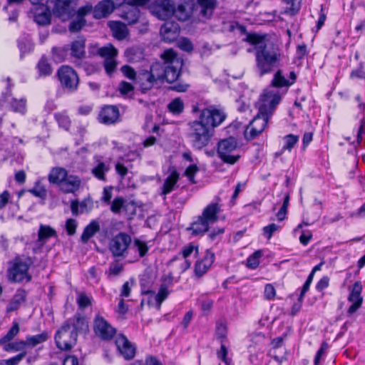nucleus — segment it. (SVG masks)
<instances>
[{
    "instance_id": "obj_36",
    "label": "nucleus",
    "mask_w": 365,
    "mask_h": 365,
    "mask_svg": "<svg viewBox=\"0 0 365 365\" xmlns=\"http://www.w3.org/2000/svg\"><path fill=\"white\" fill-rule=\"evenodd\" d=\"M20 331L19 324L16 322H14L12 327L9 329L6 335L0 339V344L5 346L11 341L19 334Z\"/></svg>"
},
{
    "instance_id": "obj_2",
    "label": "nucleus",
    "mask_w": 365,
    "mask_h": 365,
    "mask_svg": "<svg viewBox=\"0 0 365 365\" xmlns=\"http://www.w3.org/2000/svg\"><path fill=\"white\" fill-rule=\"evenodd\" d=\"M225 118V113L219 109L208 108L202 110L198 119L188 123V137L192 146L197 150L206 147L213 135L214 128Z\"/></svg>"
},
{
    "instance_id": "obj_62",
    "label": "nucleus",
    "mask_w": 365,
    "mask_h": 365,
    "mask_svg": "<svg viewBox=\"0 0 365 365\" xmlns=\"http://www.w3.org/2000/svg\"><path fill=\"white\" fill-rule=\"evenodd\" d=\"M199 171V168L197 165V163H192V165H189L185 171V175L187 177L188 180L192 182H195L194 178L195 175Z\"/></svg>"
},
{
    "instance_id": "obj_29",
    "label": "nucleus",
    "mask_w": 365,
    "mask_h": 365,
    "mask_svg": "<svg viewBox=\"0 0 365 365\" xmlns=\"http://www.w3.org/2000/svg\"><path fill=\"white\" fill-rule=\"evenodd\" d=\"M110 170L108 163L103 162L101 160H96V165L91 170V173L99 180L106 181V174Z\"/></svg>"
},
{
    "instance_id": "obj_45",
    "label": "nucleus",
    "mask_w": 365,
    "mask_h": 365,
    "mask_svg": "<svg viewBox=\"0 0 365 365\" xmlns=\"http://www.w3.org/2000/svg\"><path fill=\"white\" fill-rule=\"evenodd\" d=\"M168 108L174 115H179L184 110V103L180 98H175L168 104Z\"/></svg>"
},
{
    "instance_id": "obj_11",
    "label": "nucleus",
    "mask_w": 365,
    "mask_h": 365,
    "mask_svg": "<svg viewBox=\"0 0 365 365\" xmlns=\"http://www.w3.org/2000/svg\"><path fill=\"white\" fill-rule=\"evenodd\" d=\"M57 76L62 87L68 92L73 93L78 89L79 78L76 71L69 66H61Z\"/></svg>"
},
{
    "instance_id": "obj_51",
    "label": "nucleus",
    "mask_w": 365,
    "mask_h": 365,
    "mask_svg": "<svg viewBox=\"0 0 365 365\" xmlns=\"http://www.w3.org/2000/svg\"><path fill=\"white\" fill-rule=\"evenodd\" d=\"M262 252L257 250L247 258V266L251 269L257 268L259 264V259L262 257Z\"/></svg>"
},
{
    "instance_id": "obj_34",
    "label": "nucleus",
    "mask_w": 365,
    "mask_h": 365,
    "mask_svg": "<svg viewBox=\"0 0 365 365\" xmlns=\"http://www.w3.org/2000/svg\"><path fill=\"white\" fill-rule=\"evenodd\" d=\"M178 179L179 174L175 170L171 172L170 174L165 180L162 187L161 195H165L171 192L173 190Z\"/></svg>"
},
{
    "instance_id": "obj_39",
    "label": "nucleus",
    "mask_w": 365,
    "mask_h": 365,
    "mask_svg": "<svg viewBox=\"0 0 365 365\" xmlns=\"http://www.w3.org/2000/svg\"><path fill=\"white\" fill-rule=\"evenodd\" d=\"M68 47H53L51 50L52 58L56 62H62L66 59L68 53Z\"/></svg>"
},
{
    "instance_id": "obj_54",
    "label": "nucleus",
    "mask_w": 365,
    "mask_h": 365,
    "mask_svg": "<svg viewBox=\"0 0 365 365\" xmlns=\"http://www.w3.org/2000/svg\"><path fill=\"white\" fill-rule=\"evenodd\" d=\"M123 271V264L118 260H115L109 265V276H118Z\"/></svg>"
},
{
    "instance_id": "obj_49",
    "label": "nucleus",
    "mask_w": 365,
    "mask_h": 365,
    "mask_svg": "<svg viewBox=\"0 0 365 365\" xmlns=\"http://www.w3.org/2000/svg\"><path fill=\"white\" fill-rule=\"evenodd\" d=\"M26 351H22L17 355L8 359L0 361V365H18L21 361L26 356Z\"/></svg>"
},
{
    "instance_id": "obj_21",
    "label": "nucleus",
    "mask_w": 365,
    "mask_h": 365,
    "mask_svg": "<svg viewBox=\"0 0 365 365\" xmlns=\"http://www.w3.org/2000/svg\"><path fill=\"white\" fill-rule=\"evenodd\" d=\"M51 237H57L56 230L48 225H40L38 231V239L36 242L38 247L33 248L34 252H37V250H41Z\"/></svg>"
},
{
    "instance_id": "obj_4",
    "label": "nucleus",
    "mask_w": 365,
    "mask_h": 365,
    "mask_svg": "<svg viewBox=\"0 0 365 365\" xmlns=\"http://www.w3.org/2000/svg\"><path fill=\"white\" fill-rule=\"evenodd\" d=\"M86 319L81 314L76 313L67 319L55 334V341L58 349L68 351L76 345L78 332L86 330Z\"/></svg>"
},
{
    "instance_id": "obj_3",
    "label": "nucleus",
    "mask_w": 365,
    "mask_h": 365,
    "mask_svg": "<svg viewBox=\"0 0 365 365\" xmlns=\"http://www.w3.org/2000/svg\"><path fill=\"white\" fill-rule=\"evenodd\" d=\"M243 41L255 46L256 68L261 76L273 72L280 66L282 53L277 43L255 33H247Z\"/></svg>"
},
{
    "instance_id": "obj_57",
    "label": "nucleus",
    "mask_w": 365,
    "mask_h": 365,
    "mask_svg": "<svg viewBox=\"0 0 365 365\" xmlns=\"http://www.w3.org/2000/svg\"><path fill=\"white\" fill-rule=\"evenodd\" d=\"M34 21L39 25H48L50 24V15L46 12L38 13L34 15Z\"/></svg>"
},
{
    "instance_id": "obj_13",
    "label": "nucleus",
    "mask_w": 365,
    "mask_h": 365,
    "mask_svg": "<svg viewBox=\"0 0 365 365\" xmlns=\"http://www.w3.org/2000/svg\"><path fill=\"white\" fill-rule=\"evenodd\" d=\"M93 330L102 340H110L115 334L116 329L102 316L96 315L93 320Z\"/></svg>"
},
{
    "instance_id": "obj_53",
    "label": "nucleus",
    "mask_w": 365,
    "mask_h": 365,
    "mask_svg": "<svg viewBox=\"0 0 365 365\" xmlns=\"http://www.w3.org/2000/svg\"><path fill=\"white\" fill-rule=\"evenodd\" d=\"M287 5L289 6L286 9L284 13L289 16H295L301 9V1L298 0H292Z\"/></svg>"
},
{
    "instance_id": "obj_48",
    "label": "nucleus",
    "mask_w": 365,
    "mask_h": 365,
    "mask_svg": "<svg viewBox=\"0 0 365 365\" xmlns=\"http://www.w3.org/2000/svg\"><path fill=\"white\" fill-rule=\"evenodd\" d=\"M284 145L282 151L287 150L291 151L299 140V137L293 134H289L284 138Z\"/></svg>"
},
{
    "instance_id": "obj_19",
    "label": "nucleus",
    "mask_w": 365,
    "mask_h": 365,
    "mask_svg": "<svg viewBox=\"0 0 365 365\" xmlns=\"http://www.w3.org/2000/svg\"><path fill=\"white\" fill-rule=\"evenodd\" d=\"M362 292V285L360 282H356L349 295L348 300L351 302V305L348 309V314L355 313L361 306L363 297L361 294Z\"/></svg>"
},
{
    "instance_id": "obj_42",
    "label": "nucleus",
    "mask_w": 365,
    "mask_h": 365,
    "mask_svg": "<svg viewBox=\"0 0 365 365\" xmlns=\"http://www.w3.org/2000/svg\"><path fill=\"white\" fill-rule=\"evenodd\" d=\"M125 55L132 62H138L144 58V53L140 48L133 47L126 50Z\"/></svg>"
},
{
    "instance_id": "obj_31",
    "label": "nucleus",
    "mask_w": 365,
    "mask_h": 365,
    "mask_svg": "<svg viewBox=\"0 0 365 365\" xmlns=\"http://www.w3.org/2000/svg\"><path fill=\"white\" fill-rule=\"evenodd\" d=\"M100 231L99 222L92 220L85 228L81 236L82 242L87 243L88 240Z\"/></svg>"
},
{
    "instance_id": "obj_30",
    "label": "nucleus",
    "mask_w": 365,
    "mask_h": 365,
    "mask_svg": "<svg viewBox=\"0 0 365 365\" xmlns=\"http://www.w3.org/2000/svg\"><path fill=\"white\" fill-rule=\"evenodd\" d=\"M108 26L112 31L113 36L118 40H123L128 35L126 26L120 21H110Z\"/></svg>"
},
{
    "instance_id": "obj_33",
    "label": "nucleus",
    "mask_w": 365,
    "mask_h": 365,
    "mask_svg": "<svg viewBox=\"0 0 365 365\" xmlns=\"http://www.w3.org/2000/svg\"><path fill=\"white\" fill-rule=\"evenodd\" d=\"M177 8L174 7V14L173 15L178 19L179 21H185L187 20L191 14V9L192 4H177Z\"/></svg>"
},
{
    "instance_id": "obj_12",
    "label": "nucleus",
    "mask_w": 365,
    "mask_h": 365,
    "mask_svg": "<svg viewBox=\"0 0 365 365\" xmlns=\"http://www.w3.org/2000/svg\"><path fill=\"white\" fill-rule=\"evenodd\" d=\"M145 7L148 8L153 16L161 20H166L174 14V4L170 0H149Z\"/></svg>"
},
{
    "instance_id": "obj_47",
    "label": "nucleus",
    "mask_w": 365,
    "mask_h": 365,
    "mask_svg": "<svg viewBox=\"0 0 365 365\" xmlns=\"http://www.w3.org/2000/svg\"><path fill=\"white\" fill-rule=\"evenodd\" d=\"M93 298L83 292L78 294L76 302L81 309H84L91 305Z\"/></svg>"
},
{
    "instance_id": "obj_43",
    "label": "nucleus",
    "mask_w": 365,
    "mask_h": 365,
    "mask_svg": "<svg viewBox=\"0 0 365 365\" xmlns=\"http://www.w3.org/2000/svg\"><path fill=\"white\" fill-rule=\"evenodd\" d=\"M272 85L277 88L288 87L290 86L289 80L285 78L281 70H278L274 75Z\"/></svg>"
},
{
    "instance_id": "obj_38",
    "label": "nucleus",
    "mask_w": 365,
    "mask_h": 365,
    "mask_svg": "<svg viewBox=\"0 0 365 365\" xmlns=\"http://www.w3.org/2000/svg\"><path fill=\"white\" fill-rule=\"evenodd\" d=\"M26 348H28V346L26 339L13 341L3 346V349L7 352L26 351Z\"/></svg>"
},
{
    "instance_id": "obj_17",
    "label": "nucleus",
    "mask_w": 365,
    "mask_h": 365,
    "mask_svg": "<svg viewBox=\"0 0 365 365\" xmlns=\"http://www.w3.org/2000/svg\"><path fill=\"white\" fill-rule=\"evenodd\" d=\"M115 344L120 354L125 359L130 360L135 356V348L124 335L119 334L115 339Z\"/></svg>"
},
{
    "instance_id": "obj_41",
    "label": "nucleus",
    "mask_w": 365,
    "mask_h": 365,
    "mask_svg": "<svg viewBox=\"0 0 365 365\" xmlns=\"http://www.w3.org/2000/svg\"><path fill=\"white\" fill-rule=\"evenodd\" d=\"M98 54L105 59H108V58H115L118 54V51L113 45L107 44L98 49Z\"/></svg>"
},
{
    "instance_id": "obj_5",
    "label": "nucleus",
    "mask_w": 365,
    "mask_h": 365,
    "mask_svg": "<svg viewBox=\"0 0 365 365\" xmlns=\"http://www.w3.org/2000/svg\"><path fill=\"white\" fill-rule=\"evenodd\" d=\"M77 0H54L52 11L53 14L60 18L62 21H66L73 17L75 15L81 19H85V16L91 12L93 14L92 4L87 3L85 6L80 7L76 11L75 6L77 4Z\"/></svg>"
},
{
    "instance_id": "obj_14",
    "label": "nucleus",
    "mask_w": 365,
    "mask_h": 365,
    "mask_svg": "<svg viewBox=\"0 0 365 365\" xmlns=\"http://www.w3.org/2000/svg\"><path fill=\"white\" fill-rule=\"evenodd\" d=\"M269 119V117L264 116L258 113L245 132L246 139L253 140L259 135L267 127Z\"/></svg>"
},
{
    "instance_id": "obj_63",
    "label": "nucleus",
    "mask_w": 365,
    "mask_h": 365,
    "mask_svg": "<svg viewBox=\"0 0 365 365\" xmlns=\"http://www.w3.org/2000/svg\"><path fill=\"white\" fill-rule=\"evenodd\" d=\"M115 58H108V59H105L104 61V68L106 73L110 76L116 68V61L114 59Z\"/></svg>"
},
{
    "instance_id": "obj_52",
    "label": "nucleus",
    "mask_w": 365,
    "mask_h": 365,
    "mask_svg": "<svg viewBox=\"0 0 365 365\" xmlns=\"http://www.w3.org/2000/svg\"><path fill=\"white\" fill-rule=\"evenodd\" d=\"M195 252V255H197L198 254V247L195 246L193 244H189L185 246L181 252H180L178 256H180L184 259H188V257L191 255L192 253Z\"/></svg>"
},
{
    "instance_id": "obj_15",
    "label": "nucleus",
    "mask_w": 365,
    "mask_h": 365,
    "mask_svg": "<svg viewBox=\"0 0 365 365\" xmlns=\"http://www.w3.org/2000/svg\"><path fill=\"white\" fill-rule=\"evenodd\" d=\"M98 121L105 125H113L120 121V111L117 106L106 105L101 108Z\"/></svg>"
},
{
    "instance_id": "obj_25",
    "label": "nucleus",
    "mask_w": 365,
    "mask_h": 365,
    "mask_svg": "<svg viewBox=\"0 0 365 365\" xmlns=\"http://www.w3.org/2000/svg\"><path fill=\"white\" fill-rule=\"evenodd\" d=\"M217 6V0H197V9L200 16L209 19Z\"/></svg>"
},
{
    "instance_id": "obj_23",
    "label": "nucleus",
    "mask_w": 365,
    "mask_h": 365,
    "mask_svg": "<svg viewBox=\"0 0 365 365\" xmlns=\"http://www.w3.org/2000/svg\"><path fill=\"white\" fill-rule=\"evenodd\" d=\"M220 211V206L218 203L212 202L203 210L200 217L209 225L213 224L218 220V214Z\"/></svg>"
},
{
    "instance_id": "obj_55",
    "label": "nucleus",
    "mask_w": 365,
    "mask_h": 365,
    "mask_svg": "<svg viewBox=\"0 0 365 365\" xmlns=\"http://www.w3.org/2000/svg\"><path fill=\"white\" fill-rule=\"evenodd\" d=\"M177 45L179 48H180L183 51L186 52H192L193 50V44L192 41L185 37L180 38L178 42Z\"/></svg>"
},
{
    "instance_id": "obj_50",
    "label": "nucleus",
    "mask_w": 365,
    "mask_h": 365,
    "mask_svg": "<svg viewBox=\"0 0 365 365\" xmlns=\"http://www.w3.org/2000/svg\"><path fill=\"white\" fill-rule=\"evenodd\" d=\"M175 261L180 262L179 266L180 272H185L190 267L192 264V262L188 259H184L178 255L175 256L172 259H170L168 264H172Z\"/></svg>"
},
{
    "instance_id": "obj_16",
    "label": "nucleus",
    "mask_w": 365,
    "mask_h": 365,
    "mask_svg": "<svg viewBox=\"0 0 365 365\" xmlns=\"http://www.w3.org/2000/svg\"><path fill=\"white\" fill-rule=\"evenodd\" d=\"M125 0H103L100 1L93 9V17L96 19L107 17L116 6H120Z\"/></svg>"
},
{
    "instance_id": "obj_1",
    "label": "nucleus",
    "mask_w": 365,
    "mask_h": 365,
    "mask_svg": "<svg viewBox=\"0 0 365 365\" xmlns=\"http://www.w3.org/2000/svg\"><path fill=\"white\" fill-rule=\"evenodd\" d=\"M160 57L163 63H154L150 70H143L138 73L136 83L143 92L160 86L164 81L172 83L178 79L182 61L178 58L177 53L172 48L166 49Z\"/></svg>"
},
{
    "instance_id": "obj_27",
    "label": "nucleus",
    "mask_w": 365,
    "mask_h": 365,
    "mask_svg": "<svg viewBox=\"0 0 365 365\" xmlns=\"http://www.w3.org/2000/svg\"><path fill=\"white\" fill-rule=\"evenodd\" d=\"M68 176V172L66 169L56 167L50 171L48 179L50 183L59 186Z\"/></svg>"
},
{
    "instance_id": "obj_28",
    "label": "nucleus",
    "mask_w": 365,
    "mask_h": 365,
    "mask_svg": "<svg viewBox=\"0 0 365 365\" xmlns=\"http://www.w3.org/2000/svg\"><path fill=\"white\" fill-rule=\"evenodd\" d=\"M170 292L165 287L160 286L158 294H155L152 290H142L143 294H148L150 298H153L156 302V307L158 309L160 308L162 302L168 297Z\"/></svg>"
},
{
    "instance_id": "obj_24",
    "label": "nucleus",
    "mask_w": 365,
    "mask_h": 365,
    "mask_svg": "<svg viewBox=\"0 0 365 365\" xmlns=\"http://www.w3.org/2000/svg\"><path fill=\"white\" fill-rule=\"evenodd\" d=\"M81 184V180L78 176L68 175L58 187L64 193H74L79 189Z\"/></svg>"
},
{
    "instance_id": "obj_18",
    "label": "nucleus",
    "mask_w": 365,
    "mask_h": 365,
    "mask_svg": "<svg viewBox=\"0 0 365 365\" xmlns=\"http://www.w3.org/2000/svg\"><path fill=\"white\" fill-rule=\"evenodd\" d=\"M160 33L163 41L171 43L178 38L180 34V26L176 22L167 21L161 26Z\"/></svg>"
},
{
    "instance_id": "obj_7",
    "label": "nucleus",
    "mask_w": 365,
    "mask_h": 365,
    "mask_svg": "<svg viewBox=\"0 0 365 365\" xmlns=\"http://www.w3.org/2000/svg\"><path fill=\"white\" fill-rule=\"evenodd\" d=\"M7 87L6 92L3 93L0 98V109L9 110L15 113L24 115L26 112V100L24 98L17 99L11 96V78H7Z\"/></svg>"
},
{
    "instance_id": "obj_8",
    "label": "nucleus",
    "mask_w": 365,
    "mask_h": 365,
    "mask_svg": "<svg viewBox=\"0 0 365 365\" xmlns=\"http://www.w3.org/2000/svg\"><path fill=\"white\" fill-rule=\"evenodd\" d=\"M33 264L30 257H16L14 259L12 267L9 269V279L13 282H29L31 279V275L28 273L29 267Z\"/></svg>"
},
{
    "instance_id": "obj_20",
    "label": "nucleus",
    "mask_w": 365,
    "mask_h": 365,
    "mask_svg": "<svg viewBox=\"0 0 365 365\" xmlns=\"http://www.w3.org/2000/svg\"><path fill=\"white\" fill-rule=\"evenodd\" d=\"M70 56L76 64L86 58V40L83 38H78L70 44Z\"/></svg>"
},
{
    "instance_id": "obj_56",
    "label": "nucleus",
    "mask_w": 365,
    "mask_h": 365,
    "mask_svg": "<svg viewBox=\"0 0 365 365\" xmlns=\"http://www.w3.org/2000/svg\"><path fill=\"white\" fill-rule=\"evenodd\" d=\"M55 118L57 120L59 126L68 130L71 125V121L68 115L63 113H56Z\"/></svg>"
},
{
    "instance_id": "obj_32",
    "label": "nucleus",
    "mask_w": 365,
    "mask_h": 365,
    "mask_svg": "<svg viewBox=\"0 0 365 365\" xmlns=\"http://www.w3.org/2000/svg\"><path fill=\"white\" fill-rule=\"evenodd\" d=\"M209 224L205 222L202 218L199 216L197 220L191 224V226L187 228L189 231H191L192 235H202L209 229Z\"/></svg>"
},
{
    "instance_id": "obj_58",
    "label": "nucleus",
    "mask_w": 365,
    "mask_h": 365,
    "mask_svg": "<svg viewBox=\"0 0 365 365\" xmlns=\"http://www.w3.org/2000/svg\"><path fill=\"white\" fill-rule=\"evenodd\" d=\"M134 284L133 279L125 282L121 287L120 297L121 298L128 297L130 295L131 289Z\"/></svg>"
},
{
    "instance_id": "obj_26",
    "label": "nucleus",
    "mask_w": 365,
    "mask_h": 365,
    "mask_svg": "<svg viewBox=\"0 0 365 365\" xmlns=\"http://www.w3.org/2000/svg\"><path fill=\"white\" fill-rule=\"evenodd\" d=\"M26 297L27 292L26 290L22 289H17L6 307V312L9 313L17 310L21 304L26 301Z\"/></svg>"
},
{
    "instance_id": "obj_9",
    "label": "nucleus",
    "mask_w": 365,
    "mask_h": 365,
    "mask_svg": "<svg viewBox=\"0 0 365 365\" xmlns=\"http://www.w3.org/2000/svg\"><path fill=\"white\" fill-rule=\"evenodd\" d=\"M280 101L281 96L277 91L264 90L257 102L258 113L270 118Z\"/></svg>"
},
{
    "instance_id": "obj_61",
    "label": "nucleus",
    "mask_w": 365,
    "mask_h": 365,
    "mask_svg": "<svg viewBox=\"0 0 365 365\" xmlns=\"http://www.w3.org/2000/svg\"><path fill=\"white\" fill-rule=\"evenodd\" d=\"M33 195L41 199H45L47 195V191L44 187L36 183V186L29 190Z\"/></svg>"
},
{
    "instance_id": "obj_46",
    "label": "nucleus",
    "mask_w": 365,
    "mask_h": 365,
    "mask_svg": "<svg viewBox=\"0 0 365 365\" xmlns=\"http://www.w3.org/2000/svg\"><path fill=\"white\" fill-rule=\"evenodd\" d=\"M37 68L40 76H48L52 72L51 65L44 57H42L38 61Z\"/></svg>"
},
{
    "instance_id": "obj_59",
    "label": "nucleus",
    "mask_w": 365,
    "mask_h": 365,
    "mask_svg": "<svg viewBox=\"0 0 365 365\" xmlns=\"http://www.w3.org/2000/svg\"><path fill=\"white\" fill-rule=\"evenodd\" d=\"M280 228H281L280 226H279L274 223H272L267 226H265L263 228V235L267 240H269L272 237L273 234L275 232L279 230Z\"/></svg>"
},
{
    "instance_id": "obj_37",
    "label": "nucleus",
    "mask_w": 365,
    "mask_h": 365,
    "mask_svg": "<svg viewBox=\"0 0 365 365\" xmlns=\"http://www.w3.org/2000/svg\"><path fill=\"white\" fill-rule=\"evenodd\" d=\"M18 47L21 52V58L31 52L34 49V43L31 39L27 36H21L18 40Z\"/></svg>"
},
{
    "instance_id": "obj_10",
    "label": "nucleus",
    "mask_w": 365,
    "mask_h": 365,
    "mask_svg": "<svg viewBox=\"0 0 365 365\" xmlns=\"http://www.w3.org/2000/svg\"><path fill=\"white\" fill-rule=\"evenodd\" d=\"M132 242L130 235L125 232H119L112 237L108 244V250L114 257H125Z\"/></svg>"
},
{
    "instance_id": "obj_64",
    "label": "nucleus",
    "mask_w": 365,
    "mask_h": 365,
    "mask_svg": "<svg viewBox=\"0 0 365 365\" xmlns=\"http://www.w3.org/2000/svg\"><path fill=\"white\" fill-rule=\"evenodd\" d=\"M115 169L116 173L120 175L121 179H124V178L127 175L128 173V168L123 164L120 160H118L115 165Z\"/></svg>"
},
{
    "instance_id": "obj_44",
    "label": "nucleus",
    "mask_w": 365,
    "mask_h": 365,
    "mask_svg": "<svg viewBox=\"0 0 365 365\" xmlns=\"http://www.w3.org/2000/svg\"><path fill=\"white\" fill-rule=\"evenodd\" d=\"M86 24V20L85 19H81L76 16V17L71 20L68 25V30L71 33H76L80 31Z\"/></svg>"
},
{
    "instance_id": "obj_35",
    "label": "nucleus",
    "mask_w": 365,
    "mask_h": 365,
    "mask_svg": "<svg viewBox=\"0 0 365 365\" xmlns=\"http://www.w3.org/2000/svg\"><path fill=\"white\" fill-rule=\"evenodd\" d=\"M48 334L46 331H43L41 334L36 335H28L26 336V341L28 348H33L38 344H42L46 341L48 339Z\"/></svg>"
},
{
    "instance_id": "obj_60",
    "label": "nucleus",
    "mask_w": 365,
    "mask_h": 365,
    "mask_svg": "<svg viewBox=\"0 0 365 365\" xmlns=\"http://www.w3.org/2000/svg\"><path fill=\"white\" fill-rule=\"evenodd\" d=\"M134 246L136 247L139 255L141 257H144L148 251L147 243L140 240L139 239H135L134 240Z\"/></svg>"
},
{
    "instance_id": "obj_40",
    "label": "nucleus",
    "mask_w": 365,
    "mask_h": 365,
    "mask_svg": "<svg viewBox=\"0 0 365 365\" xmlns=\"http://www.w3.org/2000/svg\"><path fill=\"white\" fill-rule=\"evenodd\" d=\"M125 200L122 197H117L110 202V210L115 214H119L122 209L128 210V204L125 203Z\"/></svg>"
},
{
    "instance_id": "obj_6",
    "label": "nucleus",
    "mask_w": 365,
    "mask_h": 365,
    "mask_svg": "<svg viewBox=\"0 0 365 365\" xmlns=\"http://www.w3.org/2000/svg\"><path fill=\"white\" fill-rule=\"evenodd\" d=\"M217 148L219 158L225 163L234 165L241 157L239 153L240 146L234 137L220 140Z\"/></svg>"
},
{
    "instance_id": "obj_22",
    "label": "nucleus",
    "mask_w": 365,
    "mask_h": 365,
    "mask_svg": "<svg viewBox=\"0 0 365 365\" xmlns=\"http://www.w3.org/2000/svg\"><path fill=\"white\" fill-rule=\"evenodd\" d=\"M215 255L207 250L202 259L197 260L195 264V273L200 277L205 274L214 262Z\"/></svg>"
}]
</instances>
